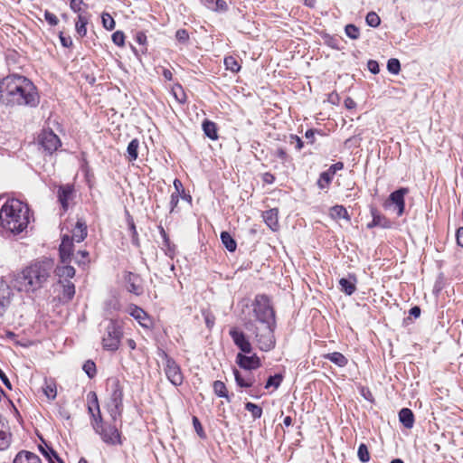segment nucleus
Here are the masks:
<instances>
[{"label":"nucleus","mask_w":463,"mask_h":463,"mask_svg":"<svg viewBox=\"0 0 463 463\" xmlns=\"http://www.w3.org/2000/svg\"><path fill=\"white\" fill-rule=\"evenodd\" d=\"M251 307L255 319L246 322L245 328L252 334L260 350L269 352L276 345V314L269 297L266 294H257Z\"/></svg>","instance_id":"obj_1"},{"label":"nucleus","mask_w":463,"mask_h":463,"mask_svg":"<svg viewBox=\"0 0 463 463\" xmlns=\"http://www.w3.org/2000/svg\"><path fill=\"white\" fill-rule=\"evenodd\" d=\"M0 103L10 107L36 108L40 95L31 80L11 74L0 80Z\"/></svg>","instance_id":"obj_2"},{"label":"nucleus","mask_w":463,"mask_h":463,"mask_svg":"<svg viewBox=\"0 0 463 463\" xmlns=\"http://www.w3.org/2000/svg\"><path fill=\"white\" fill-rule=\"evenodd\" d=\"M51 260L35 261L14 275L12 281L14 288L21 292H34L43 288L52 269Z\"/></svg>","instance_id":"obj_3"},{"label":"nucleus","mask_w":463,"mask_h":463,"mask_svg":"<svg viewBox=\"0 0 463 463\" xmlns=\"http://www.w3.org/2000/svg\"><path fill=\"white\" fill-rule=\"evenodd\" d=\"M30 222L29 206L15 198H7L0 208V225L14 234L24 232Z\"/></svg>","instance_id":"obj_4"},{"label":"nucleus","mask_w":463,"mask_h":463,"mask_svg":"<svg viewBox=\"0 0 463 463\" xmlns=\"http://www.w3.org/2000/svg\"><path fill=\"white\" fill-rule=\"evenodd\" d=\"M91 427L101 440L109 446L121 445V435L115 424L106 423L101 414H98L95 421L91 422Z\"/></svg>","instance_id":"obj_5"},{"label":"nucleus","mask_w":463,"mask_h":463,"mask_svg":"<svg viewBox=\"0 0 463 463\" xmlns=\"http://www.w3.org/2000/svg\"><path fill=\"white\" fill-rule=\"evenodd\" d=\"M109 386V398L105 408L111 417V420L116 422L121 418L123 412V389L118 380H112Z\"/></svg>","instance_id":"obj_6"},{"label":"nucleus","mask_w":463,"mask_h":463,"mask_svg":"<svg viewBox=\"0 0 463 463\" xmlns=\"http://www.w3.org/2000/svg\"><path fill=\"white\" fill-rule=\"evenodd\" d=\"M123 336L122 324L117 319L107 321L102 335V346L108 351H117Z\"/></svg>","instance_id":"obj_7"},{"label":"nucleus","mask_w":463,"mask_h":463,"mask_svg":"<svg viewBox=\"0 0 463 463\" xmlns=\"http://www.w3.org/2000/svg\"><path fill=\"white\" fill-rule=\"evenodd\" d=\"M164 357L165 360V373L168 381L175 386H180L184 382L180 366L165 353H164Z\"/></svg>","instance_id":"obj_8"},{"label":"nucleus","mask_w":463,"mask_h":463,"mask_svg":"<svg viewBox=\"0 0 463 463\" xmlns=\"http://www.w3.org/2000/svg\"><path fill=\"white\" fill-rule=\"evenodd\" d=\"M234 345L244 354H250L252 351L251 344L247 338L244 332L237 327H232L229 332Z\"/></svg>","instance_id":"obj_9"},{"label":"nucleus","mask_w":463,"mask_h":463,"mask_svg":"<svg viewBox=\"0 0 463 463\" xmlns=\"http://www.w3.org/2000/svg\"><path fill=\"white\" fill-rule=\"evenodd\" d=\"M126 288L128 292L140 296L144 292L143 279L141 277L133 272H127L124 276Z\"/></svg>","instance_id":"obj_10"},{"label":"nucleus","mask_w":463,"mask_h":463,"mask_svg":"<svg viewBox=\"0 0 463 463\" xmlns=\"http://www.w3.org/2000/svg\"><path fill=\"white\" fill-rule=\"evenodd\" d=\"M74 186L71 184L60 185L57 191V198L60 203L63 213L69 209V203L74 198Z\"/></svg>","instance_id":"obj_11"},{"label":"nucleus","mask_w":463,"mask_h":463,"mask_svg":"<svg viewBox=\"0 0 463 463\" xmlns=\"http://www.w3.org/2000/svg\"><path fill=\"white\" fill-rule=\"evenodd\" d=\"M40 143L44 150L50 154L56 151L61 143L59 137L52 130H44L40 136Z\"/></svg>","instance_id":"obj_12"},{"label":"nucleus","mask_w":463,"mask_h":463,"mask_svg":"<svg viewBox=\"0 0 463 463\" xmlns=\"http://www.w3.org/2000/svg\"><path fill=\"white\" fill-rule=\"evenodd\" d=\"M129 315L133 317L138 322V324L146 329H151L154 326L152 317L143 308L136 305L129 307Z\"/></svg>","instance_id":"obj_13"},{"label":"nucleus","mask_w":463,"mask_h":463,"mask_svg":"<svg viewBox=\"0 0 463 463\" xmlns=\"http://www.w3.org/2000/svg\"><path fill=\"white\" fill-rule=\"evenodd\" d=\"M236 363L241 368L248 371L256 370L261 366V361L256 354L249 356L239 353L236 355Z\"/></svg>","instance_id":"obj_14"},{"label":"nucleus","mask_w":463,"mask_h":463,"mask_svg":"<svg viewBox=\"0 0 463 463\" xmlns=\"http://www.w3.org/2000/svg\"><path fill=\"white\" fill-rule=\"evenodd\" d=\"M73 241L70 235L63 234L61 237V243L59 248L61 262L65 264L71 260L73 255Z\"/></svg>","instance_id":"obj_15"},{"label":"nucleus","mask_w":463,"mask_h":463,"mask_svg":"<svg viewBox=\"0 0 463 463\" xmlns=\"http://www.w3.org/2000/svg\"><path fill=\"white\" fill-rule=\"evenodd\" d=\"M409 193V189L405 187L399 188L392 192L389 196V201L395 205L398 216L404 213L405 209V195Z\"/></svg>","instance_id":"obj_16"},{"label":"nucleus","mask_w":463,"mask_h":463,"mask_svg":"<svg viewBox=\"0 0 463 463\" xmlns=\"http://www.w3.org/2000/svg\"><path fill=\"white\" fill-rule=\"evenodd\" d=\"M12 290L9 285L0 279V317L5 315L11 303Z\"/></svg>","instance_id":"obj_17"},{"label":"nucleus","mask_w":463,"mask_h":463,"mask_svg":"<svg viewBox=\"0 0 463 463\" xmlns=\"http://www.w3.org/2000/svg\"><path fill=\"white\" fill-rule=\"evenodd\" d=\"M357 278L354 274L349 273L346 278L339 279V289L347 296L353 295L356 290Z\"/></svg>","instance_id":"obj_18"},{"label":"nucleus","mask_w":463,"mask_h":463,"mask_svg":"<svg viewBox=\"0 0 463 463\" xmlns=\"http://www.w3.org/2000/svg\"><path fill=\"white\" fill-rule=\"evenodd\" d=\"M87 403L88 413L91 423L92 421H95V418H97L98 414H101L98 396L95 392H90L87 394Z\"/></svg>","instance_id":"obj_19"},{"label":"nucleus","mask_w":463,"mask_h":463,"mask_svg":"<svg viewBox=\"0 0 463 463\" xmlns=\"http://www.w3.org/2000/svg\"><path fill=\"white\" fill-rule=\"evenodd\" d=\"M159 233L163 239L162 250L170 259H174L176 253V246L171 242L166 232L162 225L158 226Z\"/></svg>","instance_id":"obj_20"},{"label":"nucleus","mask_w":463,"mask_h":463,"mask_svg":"<svg viewBox=\"0 0 463 463\" xmlns=\"http://www.w3.org/2000/svg\"><path fill=\"white\" fill-rule=\"evenodd\" d=\"M71 232L72 235L70 237L73 241H83L88 234L86 222L83 220L79 219Z\"/></svg>","instance_id":"obj_21"},{"label":"nucleus","mask_w":463,"mask_h":463,"mask_svg":"<svg viewBox=\"0 0 463 463\" xmlns=\"http://www.w3.org/2000/svg\"><path fill=\"white\" fill-rule=\"evenodd\" d=\"M13 463H42V461L36 454L22 450L16 454Z\"/></svg>","instance_id":"obj_22"},{"label":"nucleus","mask_w":463,"mask_h":463,"mask_svg":"<svg viewBox=\"0 0 463 463\" xmlns=\"http://www.w3.org/2000/svg\"><path fill=\"white\" fill-rule=\"evenodd\" d=\"M55 273L60 279V283L66 282V280H69L75 276V269L72 266L67 265V263H65L64 265L58 266L55 269Z\"/></svg>","instance_id":"obj_23"},{"label":"nucleus","mask_w":463,"mask_h":463,"mask_svg":"<svg viewBox=\"0 0 463 463\" xmlns=\"http://www.w3.org/2000/svg\"><path fill=\"white\" fill-rule=\"evenodd\" d=\"M233 374L236 384L241 388H250L253 386L255 383V378L253 375L249 374L247 376H243L236 368L233 369Z\"/></svg>","instance_id":"obj_24"},{"label":"nucleus","mask_w":463,"mask_h":463,"mask_svg":"<svg viewBox=\"0 0 463 463\" xmlns=\"http://www.w3.org/2000/svg\"><path fill=\"white\" fill-rule=\"evenodd\" d=\"M399 420L406 429H411L414 425L412 411L409 408H402L399 411Z\"/></svg>","instance_id":"obj_25"},{"label":"nucleus","mask_w":463,"mask_h":463,"mask_svg":"<svg viewBox=\"0 0 463 463\" xmlns=\"http://www.w3.org/2000/svg\"><path fill=\"white\" fill-rule=\"evenodd\" d=\"M370 212L372 217L375 221L377 227L383 229H388L392 227V222L387 217L381 214L380 212L375 207H371Z\"/></svg>","instance_id":"obj_26"},{"label":"nucleus","mask_w":463,"mask_h":463,"mask_svg":"<svg viewBox=\"0 0 463 463\" xmlns=\"http://www.w3.org/2000/svg\"><path fill=\"white\" fill-rule=\"evenodd\" d=\"M88 24H89V17H88L87 14H78L77 20L75 23V30L80 38L86 36Z\"/></svg>","instance_id":"obj_27"},{"label":"nucleus","mask_w":463,"mask_h":463,"mask_svg":"<svg viewBox=\"0 0 463 463\" xmlns=\"http://www.w3.org/2000/svg\"><path fill=\"white\" fill-rule=\"evenodd\" d=\"M323 357L329 360L338 367H345L348 364V359L340 352L325 354Z\"/></svg>","instance_id":"obj_28"},{"label":"nucleus","mask_w":463,"mask_h":463,"mask_svg":"<svg viewBox=\"0 0 463 463\" xmlns=\"http://www.w3.org/2000/svg\"><path fill=\"white\" fill-rule=\"evenodd\" d=\"M39 449L50 463H63L62 460L58 456L57 452L52 447L48 446L46 443H44V446L40 445Z\"/></svg>","instance_id":"obj_29"},{"label":"nucleus","mask_w":463,"mask_h":463,"mask_svg":"<svg viewBox=\"0 0 463 463\" xmlns=\"http://www.w3.org/2000/svg\"><path fill=\"white\" fill-rule=\"evenodd\" d=\"M213 390L216 396L220 398H224L228 402H231V397L229 395L227 387L222 381L216 380L213 383Z\"/></svg>","instance_id":"obj_30"},{"label":"nucleus","mask_w":463,"mask_h":463,"mask_svg":"<svg viewBox=\"0 0 463 463\" xmlns=\"http://www.w3.org/2000/svg\"><path fill=\"white\" fill-rule=\"evenodd\" d=\"M329 214L333 219H345L350 221V215L346 208L343 205H334L329 210Z\"/></svg>","instance_id":"obj_31"},{"label":"nucleus","mask_w":463,"mask_h":463,"mask_svg":"<svg viewBox=\"0 0 463 463\" xmlns=\"http://www.w3.org/2000/svg\"><path fill=\"white\" fill-rule=\"evenodd\" d=\"M203 130L204 135L212 140H216L218 138L217 134V126L214 122L205 119L203 122Z\"/></svg>","instance_id":"obj_32"},{"label":"nucleus","mask_w":463,"mask_h":463,"mask_svg":"<svg viewBox=\"0 0 463 463\" xmlns=\"http://www.w3.org/2000/svg\"><path fill=\"white\" fill-rule=\"evenodd\" d=\"M263 218L267 225L272 230L278 227V210L276 208L264 212Z\"/></svg>","instance_id":"obj_33"},{"label":"nucleus","mask_w":463,"mask_h":463,"mask_svg":"<svg viewBox=\"0 0 463 463\" xmlns=\"http://www.w3.org/2000/svg\"><path fill=\"white\" fill-rule=\"evenodd\" d=\"M221 241L223 246L230 251L233 252L236 250L237 243L232 236L228 232H221Z\"/></svg>","instance_id":"obj_34"},{"label":"nucleus","mask_w":463,"mask_h":463,"mask_svg":"<svg viewBox=\"0 0 463 463\" xmlns=\"http://www.w3.org/2000/svg\"><path fill=\"white\" fill-rule=\"evenodd\" d=\"M43 390L48 399L54 400L56 398V395H57L56 383L53 380L45 379Z\"/></svg>","instance_id":"obj_35"},{"label":"nucleus","mask_w":463,"mask_h":463,"mask_svg":"<svg viewBox=\"0 0 463 463\" xmlns=\"http://www.w3.org/2000/svg\"><path fill=\"white\" fill-rule=\"evenodd\" d=\"M138 147H139V141L137 138L132 139L128 147H127V153H128V159L130 162H133L137 160L138 156Z\"/></svg>","instance_id":"obj_36"},{"label":"nucleus","mask_w":463,"mask_h":463,"mask_svg":"<svg viewBox=\"0 0 463 463\" xmlns=\"http://www.w3.org/2000/svg\"><path fill=\"white\" fill-rule=\"evenodd\" d=\"M62 283V298L66 301H70L73 298L75 295V286L74 284L70 281L66 280V282Z\"/></svg>","instance_id":"obj_37"},{"label":"nucleus","mask_w":463,"mask_h":463,"mask_svg":"<svg viewBox=\"0 0 463 463\" xmlns=\"http://www.w3.org/2000/svg\"><path fill=\"white\" fill-rule=\"evenodd\" d=\"M127 222H128V230L131 233V241L135 246L138 247L139 246L138 233H137L134 220L129 215V213H128Z\"/></svg>","instance_id":"obj_38"},{"label":"nucleus","mask_w":463,"mask_h":463,"mask_svg":"<svg viewBox=\"0 0 463 463\" xmlns=\"http://www.w3.org/2000/svg\"><path fill=\"white\" fill-rule=\"evenodd\" d=\"M333 178L334 177L327 171L322 172L317 182L318 188L321 190L328 188Z\"/></svg>","instance_id":"obj_39"},{"label":"nucleus","mask_w":463,"mask_h":463,"mask_svg":"<svg viewBox=\"0 0 463 463\" xmlns=\"http://www.w3.org/2000/svg\"><path fill=\"white\" fill-rule=\"evenodd\" d=\"M283 378L284 377L281 373L270 375L266 382L265 389L269 390L270 388H273L274 390H277L280 386Z\"/></svg>","instance_id":"obj_40"},{"label":"nucleus","mask_w":463,"mask_h":463,"mask_svg":"<svg viewBox=\"0 0 463 463\" xmlns=\"http://www.w3.org/2000/svg\"><path fill=\"white\" fill-rule=\"evenodd\" d=\"M70 7L78 14H86V9L88 8V5L83 0H71Z\"/></svg>","instance_id":"obj_41"},{"label":"nucleus","mask_w":463,"mask_h":463,"mask_svg":"<svg viewBox=\"0 0 463 463\" xmlns=\"http://www.w3.org/2000/svg\"><path fill=\"white\" fill-rule=\"evenodd\" d=\"M245 409L251 413V416L254 420L260 419L263 412L260 406L250 402L245 403Z\"/></svg>","instance_id":"obj_42"},{"label":"nucleus","mask_w":463,"mask_h":463,"mask_svg":"<svg viewBox=\"0 0 463 463\" xmlns=\"http://www.w3.org/2000/svg\"><path fill=\"white\" fill-rule=\"evenodd\" d=\"M224 65L227 70H229L232 72H238L241 70L240 63L232 56H228V57L224 58Z\"/></svg>","instance_id":"obj_43"},{"label":"nucleus","mask_w":463,"mask_h":463,"mask_svg":"<svg viewBox=\"0 0 463 463\" xmlns=\"http://www.w3.org/2000/svg\"><path fill=\"white\" fill-rule=\"evenodd\" d=\"M357 456L361 462L367 463L370 460V453L367 446L364 443H361L358 447Z\"/></svg>","instance_id":"obj_44"},{"label":"nucleus","mask_w":463,"mask_h":463,"mask_svg":"<svg viewBox=\"0 0 463 463\" xmlns=\"http://www.w3.org/2000/svg\"><path fill=\"white\" fill-rule=\"evenodd\" d=\"M134 39H135L136 43H137L141 46V52L143 53L146 52L147 38H146V33L142 31H138L136 33Z\"/></svg>","instance_id":"obj_45"},{"label":"nucleus","mask_w":463,"mask_h":463,"mask_svg":"<svg viewBox=\"0 0 463 463\" xmlns=\"http://www.w3.org/2000/svg\"><path fill=\"white\" fill-rule=\"evenodd\" d=\"M82 369L90 379L94 378L97 373L96 364L91 360L86 361L82 366Z\"/></svg>","instance_id":"obj_46"},{"label":"nucleus","mask_w":463,"mask_h":463,"mask_svg":"<svg viewBox=\"0 0 463 463\" xmlns=\"http://www.w3.org/2000/svg\"><path fill=\"white\" fill-rule=\"evenodd\" d=\"M75 262L79 266H86L90 262L89 252L87 250H79L75 256Z\"/></svg>","instance_id":"obj_47"},{"label":"nucleus","mask_w":463,"mask_h":463,"mask_svg":"<svg viewBox=\"0 0 463 463\" xmlns=\"http://www.w3.org/2000/svg\"><path fill=\"white\" fill-rule=\"evenodd\" d=\"M172 92L179 103L184 104L186 101V95L181 85H176L174 87Z\"/></svg>","instance_id":"obj_48"},{"label":"nucleus","mask_w":463,"mask_h":463,"mask_svg":"<svg viewBox=\"0 0 463 463\" xmlns=\"http://www.w3.org/2000/svg\"><path fill=\"white\" fill-rule=\"evenodd\" d=\"M365 22L369 26L375 28V27L379 26V24L381 23V19L376 13L370 12L367 14V15L365 17Z\"/></svg>","instance_id":"obj_49"},{"label":"nucleus","mask_w":463,"mask_h":463,"mask_svg":"<svg viewBox=\"0 0 463 463\" xmlns=\"http://www.w3.org/2000/svg\"><path fill=\"white\" fill-rule=\"evenodd\" d=\"M387 70L392 74H398L401 71V63L398 59L391 58L387 61Z\"/></svg>","instance_id":"obj_50"},{"label":"nucleus","mask_w":463,"mask_h":463,"mask_svg":"<svg viewBox=\"0 0 463 463\" xmlns=\"http://www.w3.org/2000/svg\"><path fill=\"white\" fill-rule=\"evenodd\" d=\"M345 34L353 39V40H355V39H358L359 36H360V31H359V28L356 27L354 24H347L345 28Z\"/></svg>","instance_id":"obj_51"},{"label":"nucleus","mask_w":463,"mask_h":463,"mask_svg":"<svg viewBox=\"0 0 463 463\" xmlns=\"http://www.w3.org/2000/svg\"><path fill=\"white\" fill-rule=\"evenodd\" d=\"M103 27L107 30H113L115 28V21L113 17L107 13L102 14L101 16Z\"/></svg>","instance_id":"obj_52"},{"label":"nucleus","mask_w":463,"mask_h":463,"mask_svg":"<svg viewBox=\"0 0 463 463\" xmlns=\"http://www.w3.org/2000/svg\"><path fill=\"white\" fill-rule=\"evenodd\" d=\"M207 7L215 12H226L228 10L227 3L224 0H215L214 5H207Z\"/></svg>","instance_id":"obj_53"},{"label":"nucleus","mask_w":463,"mask_h":463,"mask_svg":"<svg viewBox=\"0 0 463 463\" xmlns=\"http://www.w3.org/2000/svg\"><path fill=\"white\" fill-rule=\"evenodd\" d=\"M193 425H194V430L196 431L197 435L201 439H205L206 438V434H205V432L203 430V428L199 419L196 416L193 417Z\"/></svg>","instance_id":"obj_54"},{"label":"nucleus","mask_w":463,"mask_h":463,"mask_svg":"<svg viewBox=\"0 0 463 463\" xmlns=\"http://www.w3.org/2000/svg\"><path fill=\"white\" fill-rule=\"evenodd\" d=\"M10 444V434L5 430H0V450L8 448Z\"/></svg>","instance_id":"obj_55"},{"label":"nucleus","mask_w":463,"mask_h":463,"mask_svg":"<svg viewBox=\"0 0 463 463\" xmlns=\"http://www.w3.org/2000/svg\"><path fill=\"white\" fill-rule=\"evenodd\" d=\"M112 42L119 46V47H122L124 46V43H125V34L123 32L121 31H116L113 34H112Z\"/></svg>","instance_id":"obj_56"},{"label":"nucleus","mask_w":463,"mask_h":463,"mask_svg":"<svg viewBox=\"0 0 463 463\" xmlns=\"http://www.w3.org/2000/svg\"><path fill=\"white\" fill-rule=\"evenodd\" d=\"M288 142L291 145H295V148L299 151L304 146V142L301 140V138L294 134H290L288 137Z\"/></svg>","instance_id":"obj_57"},{"label":"nucleus","mask_w":463,"mask_h":463,"mask_svg":"<svg viewBox=\"0 0 463 463\" xmlns=\"http://www.w3.org/2000/svg\"><path fill=\"white\" fill-rule=\"evenodd\" d=\"M274 155L282 162V163H286L288 162L290 157L288 155L287 151L283 148V147H279L276 149V151L274 152Z\"/></svg>","instance_id":"obj_58"},{"label":"nucleus","mask_w":463,"mask_h":463,"mask_svg":"<svg viewBox=\"0 0 463 463\" xmlns=\"http://www.w3.org/2000/svg\"><path fill=\"white\" fill-rule=\"evenodd\" d=\"M44 18L46 22L52 26H55L59 23L58 17L48 10H45L44 12Z\"/></svg>","instance_id":"obj_59"},{"label":"nucleus","mask_w":463,"mask_h":463,"mask_svg":"<svg viewBox=\"0 0 463 463\" xmlns=\"http://www.w3.org/2000/svg\"><path fill=\"white\" fill-rule=\"evenodd\" d=\"M175 38L180 43H186L189 39L188 32L185 29H179L175 33Z\"/></svg>","instance_id":"obj_60"},{"label":"nucleus","mask_w":463,"mask_h":463,"mask_svg":"<svg viewBox=\"0 0 463 463\" xmlns=\"http://www.w3.org/2000/svg\"><path fill=\"white\" fill-rule=\"evenodd\" d=\"M59 38H60V42H61V44L63 46V47H66V48H70L72 46L73 44V42H72V39L71 36L69 35H64L63 33H59Z\"/></svg>","instance_id":"obj_61"},{"label":"nucleus","mask_w":463,"mask_h":463,"mask_svg":"<svg viewBox=\"0 0 463 463\" xmlns=\"http://www.w3.org/2000/svg\"><path fill=\"white\" fill-rule=\"evenodd\" d=\"M181 194L178 193H173L170 197V213H173L179 203V198Z\"/></svg>","instance_id":"obj_62"},{"label":"nucleus","mask_w":463,"mask_h":463,"mask_svg":"<svg viewBox=\"0 0 463 463\" xmlns=\"http://www.w3.org/2000/svg\"><path fill=\"white\" fill-rule=\"evenodd\" d=\"M344 168V163L343 162H336L335 164H333L330 165V167L326 170L333 177L335 175L337 171H340Z\"/></svg>","instance_id":"obj_63"},{"label":"nucleus","mask_w":463,"mask_h":463,"mask_svg":"<svg viewBox=\"0 0 463 463\" xmlns=\"http://www.w3.org/2000/svg\"><path fill=\"white\" fill-rule=\"evenodd\" d=\"M367 68L373 74H377L380 71L379 64L374 60H369L367 62Z\"/></svg>","instance_id":"obj_64"}]
</instances>
